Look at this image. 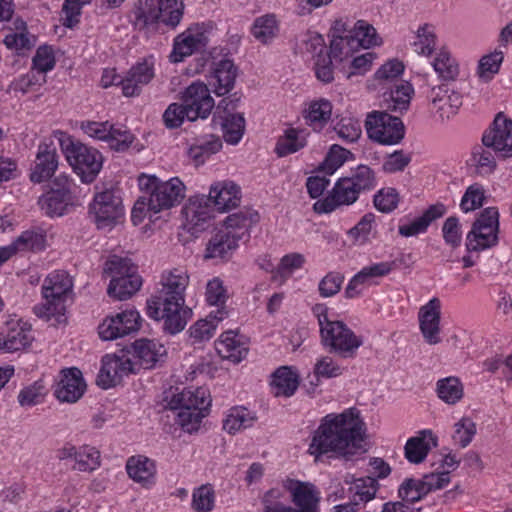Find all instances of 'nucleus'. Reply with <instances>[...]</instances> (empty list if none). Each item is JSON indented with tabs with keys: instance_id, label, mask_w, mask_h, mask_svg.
<instances>
[{
	"instance_id": "nucleus-49",
	"label": "nucleus",
	"mask_w": 512,
	"mask_h": 512,
	"mask_svg": "<svg viewBox=\"0 0 512 512\" xmlns=\"http://www.w3.org/2000/svg\"><path fill=\"white\" fill-rule=\"evenodd\" d=\"M463 394V385L457 377L450 376L437 381V395L445 403L456 404Z\"/></svg>"
},
{
	"instance_id": "nucleus-17",
	"label": "nucleus",
	"mask_w": 512,
	"mask_h": 512,
	"mask_svg": "<svg viewBox=\"0 0 512 512\" xmlns=\"http://www.w3.org/2000/svg\"><path fill=\"white\" fill-rule=\"evenodd\" d=\"M238 69L231 59L213 61L206 75L207 85L218 97L231 92L235 86Z\"/></svg>"
},
{
	"instance_id": "nucleus-41",
	"label": "nucleus",
	"mask_w": 512,
	"mask_h": 512,
	"mask_svg": "<svg viewBox=\"0 0 512 512\" xmlns=\"http://www.w3.org/2000/svg\"><path fill=\"white\" fill-rule=\"evenodd\" d=\"M404 72V65L397 59L389 60L383 64L375 73L374 80L376 87L380 90H388L400 81Z\"/></svg>"
},
{
	"instance_id": "nucleus-18",
	"label": "nucleus",
	"mask_w": 512,
	"mask_h": 512,
	"mask_svg": "<svg viewBox=\"0 0 512 512\" xmlns=\"http://www.w3.org/2000/svg\"><path fill=\"white\" fill-rule=\"evenodd\" d=\"M428 98L431 110L441 121L454 117L462 106V95L446 84L432 88Z\"/></svg>"
},
{
	"instance_id": "nucleus-26",
	"label": "nucleus",
	"mask_w": 512,
	"mask_h": 512,
	"mask_svg": "<svg viewBox=\"0 0 512 512\" xmlns=\"http://www.w3.org/2000/svg\"><path fill=\"white\" fill-rule=\"evenodd\" d=\"M53 134L39 144L34 165V182L50 179L57 170L59 157L54 144Z\"/></svg>"
},
{
	"instance_id": "nucleus-11",
	"label": "nucleus",
	"mask_w": 512,
	"mask_h": 512,
	"mask_svg": "<svg viewBox=\"0 0 512 512\" xmlns=\"http://www.w3.org/2000/svg\"><path fill=\"white\" fill-rule=\"evenodd\" d=\"M140 326V313L134 308H128L106 317L98 326V334L102 340H115L137 332Z\"/></svg>"
},
{
	"instance_id": "nucleus-60",
	"label": "nucleus",
	"mask_w": 512,
	"mask_h": 512,
	"mask_svg": "<svg viewBox=\"0 0 512 512\" xmlns=\"http://www.w3.org/2000/svg\"><path fill=\"white\" fill-rule=\"evenodd\" d=\"M355 44V39L351 36L337 35L330 44V56L339 61L352 56Z\"/></svg>"
},
{
	"instance_id": "nucleus-40",
	"label": "nucleus",
	"mask_w": 512,
	"mask_h": 512,
	"mask_svg": "<svg viewBox=\"0 0 512 512\" xmlns=\"http://www.w3.org/2000/svg\"><path fill=\"white\" fill-rule=\"evenodd\" d=\"M142 285V279L136 272L131 275L110 280L107 292L116 300H126L135 294Z\"/></svg>"
},
{
	"instance_id": "nucleus-52",
	"label": "nucleus",
	"mask_w": 512,
	"mask_h": 512,
	"mask_svg": "<svg viewBox=\"0 0 512 512\" xmlns=\"http://www.w3.org/2000/svg\"><path fill=\"white\" fill-rule=\"evenodd\" d=\"M32 249V232L25 231L11 244L0 247V267L13 256Z\"/></svg>"
},
{
	"instance_id": "nucleus-33",
	"label": "nucleus",
	"mask_w": 512,
	"mask_h": 512,
	"mask_svg": "<svg viewBox=\"0 0 512 512\" xmlns=\"http://www.w3.org/2000/svg\"><path fill=\"white\" fill-rule=\"evenodd\" d=\"M239 235L218 230L208 241L206 259H228L238 247Z\"/></svg>"
},
{
	"instance_id": "nucleus-16",
	"label": "nucleus",
	"mask_w": 512,
	"mask_h": 512,
	"mask_svg": "<svg viewBox=\"0 0 512 512\" xmlns=\"http://www.w3.org/2000/svg\"><path fill=\"white\" fill-rule=\"evenodd\" d=\"M207 43L208 37L203 25L190 26L174 38L169 58L171 62H181L194 52L205 48Z\"/></svg>"
},
{
	"instance_id": "nucleus-3",
	"label": "nucleus",
	"mask_w": 512,
	"mask_h": 512,
	"mask_svg": "<svg viewBox=\"0 0 512 512\" xmlns=\"http://www.w3.org/2000/svg\"><path fill=\"white\" fill-rule=\"evenodd\" d=\"M142 196L136 201L131 220L140 224L149 214H157L178 206L186 196V186L179 177L162 180L155 175L142 174L138 178Z\"/></svg>"
},
{
	"instance_id": "nucleus-56",
	"label": "nucleus",
	"mask_w": 512,
	"mask_h": 512,
	"mask_svg": "<svg viewBox=\"0 0 512 512\" xmlns=\"http://www.w3.org/2000/svg\"><path fill=\"white\" fill-rule=\"evenodd\" d=\"M486 198L485 189L479 183L470 185L460 202V208L464 213H468L480 208Z\"/></svg>"
},
{
	"instance_id": "nucleus-10",
	"label": "nucleus",
	"mask_w": 512,
	"mask_h": 512,
	"mask_svg": "<svg viewBox=\"0 0 512 512\" xmlns=\"http://www.w3.org/2000/svg\"><path fill=\"white\" fill-rule=\"evenodd\" d=\"M73 179L64 173L56 176L49 189L38 199L40 210L47 216H62L72 203Z\"/></svg>"
},
{
	"instance_id": "nucleus-28",
	"label": "nucleus",
	"mask_w": 512,
	"mask_h": 512,
	"mask_svg": "<svg viewBox=\"0 0 512 512\" xmlns=\"http://www.w3.org/2000/svg\"><path fill=\"white\" fill-rule=\"evenodd\" d=\"M86 389L82 373L78 368L72 367L61 372V378L55 389V396L61 402H77Z\"/></svg>"
},
{
	"instance_id": "nucleus-37",
	"label": "nucleus",
	"mask_w": 512,
	"mask_h": 512,
	"mask_svg": "<svg viewBox=\"0 0 512 512\" xmlns=\"http://www.w3.org/2000/svg\"><path fill=\"white\" fill-rule=\"evenodd\" d=\"M379 489V483L374 477H364L355 479L348 488L350 502L348 504L355 506L365 505L373 500Z\"/></svg>"
},
{
	"instance_id": "nucleus-9",
	"label": "nucleus",
	"mask_w": 512,
	"mask_h": 512,
	"mask_svg": "<svg viewBox=\"0 0 512 512\" xmlns=\"http://www.w3.org/2000/svg\"><path fill=\"white\" fill-rule=\"evenodd\" d=\"M499 212L496 207L484 209L467 234L466 246L470 251H482L498 243Z\"/></svg>"
},
{
	"instance_id": "nucleus-44",
	"label": "nucleus",
	"mask_w": 512,
	"mask_h": 512,
	"mask_svg": "<svg viewBox=\"0 0 512 512\" xmlns=\"http://www.w3.org/2000/svg\"><path fill=\"white\" fill-rule=\"evenodd\" d=\"M279 32L278 22L274 15L267 14L255 19L251 33L262 44H268L275 39Z\"/></svg>"
},
{
	"instance_id": "nucleus-42",
	"label": "nucleus",
	"mask_w": 512,
	"mask_h": 512,
	"mask_svg": "<svg viewBox=\"0 0 512 512\" xmlns=\"http://www.w3.org/2000/svg\"><path fill=\"white\" fill-rule=\"evenodd\" d=\"M307 135L304 130L287 129L284 135L278 139L276 153L283 157L297 152L307 144Z\"/></svg>"
},
{
	"instance_id": "nucleus-39",
	"label": "nucleus",
	"mask_w": 512,
	"mask_h": 512,
	"mask_svg": "<svg viewBox=\"0 0 512 512\" xmlns=\"http://www.w3.org/2000/svg\"><path fill=\"white\" fill-rule=\"evenodd\" d=\"M332 115V103L320 98L311 101L304 112L306 123L315 131H320L330 120Z\"/></svg>"
},
{
	"instance_id": "nucleus-63",
	"label": "nucleus",
	"mask_w": 512,
	"mask_h": 512,
	"mask_svg": "<svg viewBox=\"0 0 512 512\" xmlns=\"http://www.w3.org/2000/svg\"><path fill=\"white\" fill-rule=\"evenodd\" d=\"M351 152L339 145H332L323 163V169L327 174H333L349 158Z\"/></svg>"
},
{
	"instance_id": "nucleus-23",
	"label": "nucleus",
	"mask_w": 512,
	"mask_h": 512,
	"mask_svg": "<svg viewBox=\"0 0 512 512\" xmlns=\"http://www.w3.org/2000/svg\"><path fill=\"white\" fill-rule=\"evenodd\" d=\"M31 325L12 318L0 331V351L15 352L25 348L30 341Z\"/></svg>"
},
{
	"instance_id": "nucleus-64",
	"label": "nucleus",
	"mask_w": 512,
	"mask_h": 512,
	"mask_svg": "<svg viewBox=\"0 0 512 512\" xmlns=\"http://www.w3.org/2000/svg\"><path fill=\"white\" fill-rule=\"evenodd\" d=\"M399 203V194L392 187L383 188L374 196L375 207L384 213H389L396 209Z\"/></svg>"
},
{
	"instance_id": "nucleus-24",
	"label": "nucleus",
	"mask_w": 512,
	"mask_h": 512,
	"mask_svg": "<svg viewBox=\"0 0 512 512\" xmlns=\"http://www.w3.org/2000/svg\"><path fill=\"white\" fill-rule=\"evenodd\" d=\"M154 65V58L147 57L132 66L121 80L123 94L127 97L138 95L142 87L154 78Z\"/></svg>"
},
{
	"instance_id": "nucleus-47",
	"label": "nucleus",
	"mask_w": 512,
	"mask_h": 512,
	"mask_svg": "<svg viewBox=\"0 0 512 512\" xmlns=\"http://www.w3.org/2000/svg\"><path fill=\"white\" fill-rule=\"evenodd\" d=\"M183 213L189 224L194 227L201 226L211 217V211L204 197H194L184 207Z\"/></svg>"
},
{
	"instance_id": "nucleus-19",
	"label": "nucleus",
	"mask_w": 512,
	"mask_h": 512,
	"mask_svg": "<svg viewBox=\"0 0 512 512\" xmlns=\"http://www.w3.org/2000/svg\"><path fill=\"white\" fill-rule=\"evenodd\" d=\"M487 148H492L501 157H512V120L499 113L482 138Z\"/></svg>"
},
{
	"instance_id": "nucleus-46",
	"label": "nucleus",
	"mask_w": 512,
	"mask_h": 512,
	"mask_svg": "<svg viewBox=\"0 0 512 512\" xmlns=\"http://www.w3.org/2000/svg\"><path fill=\"white\" fill-rule=\"evenodd\" d=\"M436 42L435 28L430 24H423L416 30L411 45L418 55L430 56L435 50Z\"/></svg>"
},
{
	"instance_id": "nucleus-4",
	"label": "nucleus",
	"mask_w": 512,
	"mask_h": 512,
	"mask_svg": "<svg viewBox=\"0 0 512 512\" xmlns=\"http://www.w3.org/2000/svg\"><path fill=\"white\" fill-rule=\"evenodd\" d=\"M312 311L318 320L323 346L344 358L354 357L358 348L363 344L362 338L344 322L331 317L326 305L316 304Z\"/></svg>"
},
{
	"instance_id": "nucleus-31",
	"label": "nucleus",
	"mask_w": 512,
	"mask_h": 512,
	"mask_svg": "<svg viewBox=\"0 0 512 512\" xmlns=\"http://www.w3.org/2000/svg\"><path fill=\"white\" fill-rule=\"evenodd\" d=\"M437 446V438L432 431L423 430L416 436L407 440L404 447L405 458L413 464H419L425 460L429 451Z\"/></svg>"
},
{
	"instance_id": "nucleus-12",
	"label": "nucleus",
	"mask_w": 512,
	"mask_h": 512,
	"mask_svg": "<svg viewBox=\"0 0 512 512\" xmlns=\"http://www.w3.org/2000/svg\"><path fill=\"white\" fill-rule=\"evenodd\" d=\"M90 213L94 216L97 228L103 230H110L124 214L120 198L110 190L95 195Z\"/></svg>"
},
{
	"instance_id": "nucleus-36",
	"label": "nucleus",
	"mask_w": 512,
	"mask_h": 512,
	"mask_svg": "<svg viewBox=\"0 0 512 512\" xmlns=\"http://www.w3.org/2000/svg\"><path fill=\"white\" fill-rule=\"evenodd\" d=\"M256 421L257 415L255 412L244 406H235L227 411L223 420V429L233 435L252 427Z\"/></svg>"
},
{
	"instance_id": "nucleus-21",
	"label": "nucleus",
	"mask_w": 512,
	"mask_h": 512,
	"mask_svg": "<svg viewBox=\"0 0 512 512\" xmlns=\"http://www.w3.org/2000/svg\"><path fill=\"white\" fill-rule=\"evenodd\" d=\"M360 192L352 185L347 177L340 178L334 185L331 193L323 200L314 204L317 213H330L336 208L351 205L357 201Z\"/></svg>"
},
{
	"instance_id": "nucleus-27",
	"label": "nucleus",
	"mask_w": 512,
	"mask_h": 512,
	"mask_svg": "<svg viewBox=\"0 0 512 512\" xmlns=\"http://www.w3.org/2000/svg\"><path fill=\"white\" fill-rule=\"evenodd\" d=\"M284 487L300 512H317L320 492L312 483L288 478L284 481Z\"/></svg>"
},
{
	"instance_id": "nucleus-1",
	"label": "nucleus",
	"mask_w": 512,
	"mask_h": 512,
	"mask_svg": "<svg viewBox=\"0 0 512 512\" xmlns=\"http://www.w3.org/2000/svg\"><path fill=\"white\" fill-rule=\"evenodd\" d=\"M157 289L146 303L149 318L162 322L163 329L171 334L181 332L191 316L185 305V291L189 285V275L183 268L164 271Z\"/></svg>"
},
{
	"instance_id": "nucleus-38",
	"label": "nucleus",
	"mask_w": 512,
	"mask_h": 512,
	"mask_svg": "<svg viewBox=\"0 0 512 512\" xmlns=\"http://www.w3.org/2000/svg\"><path fill=\"white\" fill-rule=\"evenodd\" d=\"M299 386V375L291 367L278 368L271 381L272 393L277 396L290 397Z\"/></svg>"
},
{
	"instance_id": "nucleus-22",
	"label": "nucleus",
	"mask_w": 512,
	"mask_h": 512,
	"mask_svg": "<svg viewBox=\"0 0 512 512\" xmlns=\"http://www.w3.org/2000/svg\"><path fill=\"white\" fill-rule=\"evenodd\" d=\"M57 457L59 460L74 461L73 469L81 472H92L100 467V452L92 446L82 445L76 447L71 444H65L58 449Z\"/></svg>"
},
{
	"instance_id": "nucleus-7",
	"label": "nucleus",
	"mask_w": 512,
	"mask_h": 512,
	"mask_svg": "<svg viewBox=\"0 0 512 512\" xmlns=\"http://www.w3.org/2000/svg\"><path fill=\"white\" fill-rule=\"evenodd\" d=\"M73 291L72 278L66 271L55 270L49 273L42 284V303L36 310L39 318H55L61 322L66 311V301Z\"/></svg>"
},
{
	"instance_id": "nucleus-13",
	"label": "nucleus",
	"mask_w": 512,
	"mask_h": 512,
	"mask_svg": "<svg viewBox=\"0 0 512 512\" xmlns=\"http://www.w3.org/2000/svg\"><path fill=\"white\" fill-rule=\"evenodd\" d=\"M181 101L188 110V120L206 119L215 107L209 86L201 81H194L181 92Z\"/></svg>"
},
{
	"instance_id": "nucleus-29",
	"label": "nucleus",
	"mask_w": 512,
	"mask_h": 512,
	"mask_svg": "<svg viewBox=\"0 0 512 512\" xmlns=\"http://www.w3.org/2000/svg\"><path fill=\"white\" fill-rule=\"evenodd\" d=\"M209 200L221 212L234 209L240 204L241 188L231 180L217 181L210 187Z\"/></svg>"
},
{
	"instance_id": "nucleus-35",
	"label": "nucleus",
	"mask_w": 512,
	"mask_h": 512,
	"mask_svg": "<svg viewBox=\"0 0 512 512\" xmlns=\"http://www.w3.org/2000/svg\"><path fill=\"white\" fill-rule=\"evenodd\" d=\"M133 351L139 364L146 368H152L165 354V347L155 340L139 339L133 344Z\"/></svg>"
},
{
	"instance_id": "nucleus-34",
	"label": "nucleus",
	"mask_w": 512,
	"mask_h": 512,
	"mask_svg": "<svg viewBox=\"0 0 512 512\" xmlns=\"http://www.w3.org/2000/svg\"><path fill=\"white\" fill-rule=\"evenodd\" d=\"M126 470L131 479L143 486H150L155 482V463L145 456H132L126 463Z\"/></svg>"
},
{
	"instance_id": "nucleus-48",
	"label": "nucleus",
	"mask_w": 512,
	"mask_h": 512,
	"mask_svg": "<svg viewBox=\"0 0 512 512\" xmlns=\"http://www.w3.org/2000/svg\"><path fill=\"white\" fill-rule=\"evenodd\" d=\"M389 99L388 108L394 111L407 110L410 104L414 89L412 85L407 81H400L395 86L388 89Z\"/></svg>"
},
{
	"instance_id": "nucleus-25",
	"label": "nucleus",
	"mask_w": 512,
	"mask_h": 512,
	"mask_svg": "<svg viewBox=\"0 0 512 512\" xmlns=\"http://www.w3.org/2000/svg\"><path fill=\"white\" fill-rule=\"evenodd\" d=\"M215 348L222 359L234 364L244 360L249 351L246 338L233 330L223 332L215 341Z\"/></svg>"
},
{
	"instance_id": "nucleus-55",
	"label": "nucleus",
	"mask_w": 512,
	"mask_h": 512,
	"mask_svg": "<svg viewBox=\"0 0 512 512\" xmlns=\"http://www.w3.org/2000/svg\"><path fill=\"white\" fill-rule=\"evenodd\" d=\"M421 479L407 478L398 488V496L404 503H415L426 496Z\"/></svg>"
},
{
	"instance_id": "nucleus-8",
	"label": "nucleus",
	"mask_w": 512,
	"mask_h": 512,
	"mask_svg": "<svg viewBox=\"0 0 512 512\" xmlns=\"http://www.w3.org/2000/svg\"><path fill=\"white\" fill-rule=\"evenodd\" d=\"M366 133L372 141L381 145H396L405 135L402 120L384 111H372L365 120Z\"/></svg>"
},
{
	"instance_id": "nucleus-54",
	"label": "nucleus",
	"mask_w": 512,
	"mask_h": 512,
	"mask_svg": "<svg viewBox=\"0 0 512 512\" xmlns=\"http://www.w3.org/2000/svg\"><path fill=\"white\" fill-rule=\"evenodd\" d=\"M160 23L175 28L183 17L184 4L181 0H161Z\"/></svg>"
},
{
	"instance_id": "nucleus-50",
	"label": "nucleus",
	"mask_w": 512,
	"mask_h": 512,
	"mask_svg": "<svg viewBox=\"0 0 512 512\" xmlns=\"http://www.w3.org/2000/svg\"><path fill=\"white\" fill-rule=\"evenodd\" d=\"M355 44L363 48L378 46L382 43V39L377 34L376 29L365 20H358L352 29Z\"/></svg>"
},
{
	"instance_id": "nucleus-58",
	"label": "nucleus",
	"mask_w": 512,
	"mask_h": 512,
	"mask_svg": "<svg viewBox=\"0 0 512 512\" xmlns=\"http://www.w3.org/2000/svg\"><path fill=\"white\" fill-rule=\"evenodd\" d=\"M344 368L330 356H322L315 362L313 372L317 379L336 378L343 374Z\"/></svg>"
},
{
	"instance_id": "nucleus-51",
	"label": "nucleus",
	"mask_w": 512,
	"mask_h": 512,
	"mask_svg": "<svg viewBox=\"0 0 512 512\" xmlns=\"http://www.w3.org/2000/svg\"><path fill=\"white\" fill-rule=\"evenodd\" d=\"M222 147L219 138L211 137L206 141H201L190 146L188 155L196 166L202 165L212 155L218 152Z\"/></svg>"
},
{
	"instance_id": "nucleus-32",
	"label": "nucleus",
	"mask_w": 512,
	"mask_h": 512,
	"mask_svg": "<svg viewBox=\"0 0 512 512\" xmlns=\"http://www.w3.org/2000/svg\"><path fill=\"white\" fill-rule=\"evenodd\" d=\"M161 0H138L133 8V24L139 30H149L160 23Z\"/></svg>"
},
{
	"instance_id": "nucleus-43",
	"label": "nucleus",
	"mask_w": 512,
	"mask_h": 512,
	"mask_svg": "<svg viewBox=\"0 0 512 512\" xmlns=\"http://www.w3.org/2000/svg\"><path fill=\"white\" fill-rule=\"evenodd\" d=\"M503 49L496 48L494 51L483 55L477 65L476 74L483 82H489L499 72L504 60Z\"/></svg>"
},
{
	"instance_id": "nucleus-30",
	"label": "nucleus",
	"mask_w": 512,
	"mask_h": 512,
	"mask_svg": "<svg viewBox=\"0 0 512 512\" xmlns=\"http://www.w3.org/2000/svg\"><path fill=\"white\" fill-rule=\"evenodd\" d=\"M229 316L226 307L211 311L206 318L200 319L189 328V336L193 344H199L210 340L218 328L220 322Z\"/></svg>"
},
{
	"instance_id": "nucleus-14",
	"label": "nucleus",
	"mask_w": 512,
	"mask_h": 512,
	"mask_svg": "<svg viewBox=\"0 0 512 512\" xmlns=\"http://www.w3.org/2000/svg\"><path fill=\"white\" fill-rule=\"evenodd\" d=\"M134 371V363L128 355L107 354L102 357L96 382L99 387L109 389L118 385L125 376Z\"/></svg>"
},
{
	"instance_id": "nucleus-20",
	"label": "nucleus",
	"mask_w": 512,
	"mask_h": 512,
	"mask_svg": "<svg viewBox=\"0 0 512 512\" xmlns=\"http://www.w3.org/2000/svg\"><path fill=\"white\" fill-rule=\"evenodd\" d=\"M441 301L434 297L421 306L418 313L419 329L426 343L439 344L441 339Z\"/></svg>"
},
{
	"instance_id": "nucleus-2",
	"label": "nucleus",
	"mask_w": 512,
	"mask_h": 512,
	"mask_svg": "<svg viewBox=\"0 0 512 512\" xmlns=\"http://www.w3.org/2000/svg\"><path fill=\"white\" fill-rule=\"evenodd\" d=\"M363 422L358 413L347 409L342 413H330L321 419L309 445V453L316 458L328 453L350 456L362 449Z\"/></svg>"
},
{
	"instance_id": "nucleus-57",
	"label": "nucleus",
	"mask_w": 512,
	"mask_h": 512,
	"mask_svg": "<svg viewBox=\"0 0 512 512\" xmlns=\"http://www.w3.org/2000/svg\"><path fill=\"white\" fill-rule=\"evenodd\" d=\"M215 494L211 485H202L192 494V508L196 512H210L214 507Z\"/></svg>"
},
{
	"instance_id": "nucleus-59",
	"label": "nucleus",
	"mask_w": 512,
	"mask_h": 512,
	"mask_svg": "<svg viewBox=\"0 0 512 512\" xmlns=\"http://www.w3.org/2000/svg\"><path fill=\"white\" fill-rule=\"evenodd\" d=\"M351 180L352 185L361 193L362 191L371 190L376 186V177L373 170L366 165H359L347 177Z\"/></svg>"
},
{
	"instance_id": "nucleus-62",
	"label": "nucleus",
	"mask_w": 512,
	"mask_h": 512,
	"mask_svg": "<svg viewBox=\"0 0 512 512\" xmlns=\"http://www.w3.org/2000/svg\"><path fill=\"white\" fill-rule=\"evenodd\" d=\"M134 141V135L125 127L115 126L111 130L108 138V145L115 151H125Z\"/></svg>"
},
{
	"instance_id": "nucleus-15",
	"label": "nucleus",
	"mask_w": 512,
	"mask_h": 512,
	"mask_svg": "<svg viewBox=\"0 0 512 512\" xmlns=\"http://www.w3.org/2000/svg\"><path fill=\"white\" fill-rule=\"evenodd\" d=\"M234 108V101L223 98L216 106L213 115V120L220 122L224 140L232 145L239 143L245 131L244 116L240 113H231Z\"/></svg>"
},
{
	"instance_id": "nucleus-45",
	"label": "nucleus",
	"mask_w": 512,
	"mask_h": 512,
	"mask_svg": "<svg viewBox=\"0 0 512 512\" xmlns=\"http://www.w3.org/2000/svg\"><path fill=\"white\" fill-rule=\"evenodd\" d=\"M432 66L437 75L443 80H455L460 72L457 60L446 49H440L436 53Z\"/></svg>"
},
{
	"instance_id": "nucleus-61",
	"label": "nucleus",
	"mask_w": 512,
	"mask_h": 512,
	"mask_svg": "<svg viewBox=\"0 0 512 512\" xmlns=\"http://www.w3.org/2000/svg\"><path fill=\"white\" fill-rule=\"evenodd\" d=\"M339 138L346 142L357 141L362 133L360 122L351 117L342 118L334 127Z\"/></svg>"
},
{
	"instance_id": "nucleus-6",
	"label": "nucleus",
	"mask_w": 512,
	"mask_h": 512,
	"mask_svg": "<svg viewBox=\"0 0 512 512\" xmlns=\"http://www.w3.org/2000/svg\"><path fill=\"white\" fill-rule=\"evenodd\" d=\"M211 404L208 390L203 387L184 389L172 396L171 410H177L176 423L188 433L198 431Z\"/></svg>"
},
{
	"instance_id": "nucleus-5",
	"label": "nucleus",
	"mask_w": 512,
	"mask_h": 512,
	"mask_svg": "<svg viewBox=\"0 0 512 512\" xmlns=\"http://www.w3.org/2000/svg\"><path fill=\"white\" fill-rule=\"evenodd\" d=\"M53 137L58 141L67 162L81 178V181L83 183L93 182L102 168L101 153L93 147L75 141L64 131L54 130Z\"/></svg>"
},
{
	"instance_id": "nucleus-53",
	"label": "nucleus",
	"mask_w": 512,
	"mask_h": 512,
	"mask_svg": "<svg viewBox=\"0 0 512 512\" xmlns=\"http://www.w3.org/2000/svg\"><path fill=\"white\" fill-rule=\"evenodd\" d=\"M136 267L127 258L113 255L105 262L103 273L111 279L121 278L136 273Z\"/></svg>"
}]
</instances>
